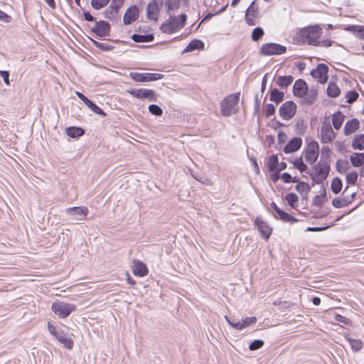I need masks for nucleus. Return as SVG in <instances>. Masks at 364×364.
Instances as JSON below:
<instances>
[{
    "instance_id": "052dcab7",
    "label": "nucleus",
    "mask_w": 364,
    "mask_h": 364,
    "mask_svg": "<svg viewBox=\"0 0 364 364\" xmlns=\"http://www.w3.org/2000/svg\"><path fill=\"white\" fill-rule=\"evenodd\" d=\"M124 2V0H112L110 6L119 11Z\"/></svg>"
},
{
    "instance_id": "37998d69",
    "label": "nucleus",
    "mask_w": 364,
    "mask_h": 364,
    "mask_svg": "<svg viewBox=\"0 0 364 364\" xmlns=\"http://www.w3.org/2000/svg\"><path fill=\"white\" fill-rule=\"evenodd\" d=\"M118 15V10L115 8H113L112 6H109L105 11V16L107 18L109 19H115L117 17Z\"/></svg>"
},
{
    "instance_id": "c756f323",
    "label": "nucleus",
    "mask_w": 364,
    "mask_h": 364,
    "mask_svg": "<svg viewBox=\"0 0 364 364\" xmlns=\"http://www.w3.org/2000/svg\"><path fill=\"white\" fill-rule=\"evenodd\" d=\"M154 36L153 34H133L132 36V39L136 43L151 42L154 40Z\"/></svg>"
},
{
    "instance_id": "6e6552de",
    "label": "nucleus",
    "mask_w": 364,
    "mask_h": 364,
    "mask_svg": "<svg viewBox=\"0 0 364 364\" xmlns=\"http://www.w3.org/2000/svg\"><path fill=\"white\" fill-rule=\"evenodd\" d=\"M127 92L133 97L145 100L148 99L150 101L156 102L157 100V95L154 91L149 89H132L127 90Z\"/></svg>"
},
{
    "instance_id": "39448f33",
    "label": "nucleus",
    "mask_w": 364,
    "mask_h": 364,
    "mask_svg": "<svg viewBox=\"0 0 364 364\" xmlns=\"http://www.w3.org/2000/svg\"><path fill=\"white\" fill-rule=\"evenodd\" d=\"M75 309V305L60 301L53 302L51 306V310L60 318L68 317Z\"/></svg>"
},
{
    "instance_id": "79ce46f5",
    "label": "nucleus",
    "mask_w": 364,
    "mask_h": 364,
    "mask_svg": "<svg viewBox=\"0 0 364 364\" xmlns=\"http://www.w3.org/2000/svg\"><path fill=\"white\" fill-rule=\"evenodd\" d=\"M268 168L270 171H274L277 168L278 158L276 155H272L267 162Z\"/></svg>"
},
{
    "instance_id": "680f3d73",
    "label": "nucleus",
    "mask_w": 364,
    "mask_h": 364,
    "mask_svg": "<svg viewBox=\"0 0 364 364\" xmlns=\"http://www.w3.org/2000/svg\"><path fill=\"white\" fill-rule=\"evenodd\" d=\"M0 21L5 23H9L11 21V17L0 10Z\"/></svg>"
},
{
    "instance_id": "1a4fd4ad",
    "label": "nucleus",
    "mask_w": 364,
    "mask_h": 364,
    "mask_svg": "<svg viewBox=\"0 0 364 364\" xmlns=\"http://www.w3.org/2000/svg\"><path fill=\"white\" fill-rule=\"evenodd\" d=\"M129 76L136 82H151L164 77V75L160 73H141L137 72L130 73Z\"/></svg>"
},
{
    "instance_id": "2eb2a0df",
    "label": "nucleus",
    "mask_w": 364,
    "mask_h": 364,
    "mask_svg": "<svg viewBox=\"0 0 364 364\" xmlns=\"http://www.w3.org/2000/svg\"><path fill=\"white\" fill-rule=\"evenodd\" d=\"M163 5V0H153L146 7L147 17L151 20H157L160 7Z\"/></svg>"
},
{
    "instance_id": "ddd939ff",
    "label": "nucleus",
    "mask_w": 364,
    "mask_h": 364,
    "mask_svg": "<svg viewBox=\"0 0 364 364\" xmlns=\"http://www.w3.org/2000/svg\"><path fill=\"white\" fill-rule=\"evenodd\" d=\"M328 68L325 64H318L316 69L311 73L312 77L316 79L320 83H325L328 80Z\"/></svg>"
},
{
    "instance_id": "69168bd1",
    "label": "nucleus",
    "mask_w": 364,
    "mask_h": 364,
    "mask_svg": "<svg viewBox=\"0 0 364 364\" xmlns=\"http://www.w3.org/2000/svg\"><path fill=\"white\" fill-rule=\"evenodd\" d=\"M317 45L324 46V47H329L332 45V41L329 40H324L322 41H318Z\"/></svg>"
},
{
    "instance_id": "de8ad7c7",
    "label": "nucleus",
    "mask_w": 364,
    "mask_h": 364,
    "mask_svg": "<svg viewBox=\"0 0 364 364\" xmlns=\"http://www.w3.org/2000/svg\"><path fill=\"white\" fill-rule=\"evenodd\" d=\"M148 109L150 113L153 115L159 117L163 114L162 109L157 105H150Z\"/></svg>"
},
{
    "instance_id": "7c9ffc66",
    "label": "nucleus",
    "mask_w": 364,
    "mask_h": 364,
    "mask_svg": "<svg viewBox=\"0 0 364 364\" xmlns=\"http://www.w3.org/2000/svg\"><path fill=\"white\" fill-rule=\"evenodd\" d=\"M344 116L341 112H337L332 117V123L334 128L338 130L343 122Z\"/></svg>"
},
{
    "instance_id": "49530a36",
    "label": "nucleus",
    "mask_w": 364,
    "mask_h": 364,
    "mask_svg": "<svg viewBox=\"0 0 364 364\" xmlns=\"http://www.w3.org/2000/svg\"><path fill=\"white\" fill-rule=\"evenodd\" d=\"M264 35V31L261 27L255 28L252 33V40L258 41Z\"/></svg>"
},
{
    "instance_id": "5fc2aeb1",
    "label": "nucleus",
    "mask_w": 364,
    "mask_h": 364,
    "mask_svg": "<svg viewBox=\"0 0 364 364\" xmlns=\"http://www.w3.org/2000/svg\"><path fill=\"white\" fill-rule=\"evenodd\" d=\"M332 204L335 208H339L347 205L348 202L341 198H334L332 201Z\"/></svg>"
},
{
    "instance_id": "9b49d317",
    "label": "nucleus",
    "mask_w": 364,
    "mask_h": 364,
    "mask_svg": "<svg viewBox=\"0 0 364 364\" xmlns=\"http://www.w3.org/2000/svg\"><path fill=\"white\" fill-rule=\"evenodd\" d=\"M321 141L323 144L331 142L336 138V134L329 122H323L321 127Z\"/></svg>"
},
{
    "instance_id": "603ef678",
    "label": "nucleus",
    "mask_w": 364,
    "mask_h": 364,
    "mask_svg": "<svg viewBox=\"0 0 364 364\" xmlns=\"http://www.w3.org/2000/svg\"><path fill=\"white\" fill-rule=\"evenodd\" d=\"M264 345V341L262 340H255L253 342H252L249 348L251 350H256L259 348H261Z\"/></svg>"
},
{
    "instance_id": "3c124183",
    "label": "nucleus",
    "mask_w": 364,
    "mask_h": 364,
    "mask_svg": "<svg viewBox=\"0 0 364 364\" xmlns=\"http://www.w3.org/2000/svg\"><path fill=\"white\" fill-rule=\"evenodd\" d=\"M257 11H258V6H257L255 4V1H252V4H250V6L247 8L245 14H246V16L250 15L253 17H255L256 14L257 13Z\"/></svg>"
},
{
    "instance_id": "20e7f679",
    "label": "nucleus",
    "mask_w": 364,
    "mask_h": 364,
    "mask_svg": "<svg viewBox=\"0 0 364 364\" xmlns=\"http://www.w3.org/2000/svg\"><path fill=\"white\" fill-rule=\"evenodd\" d=\"M48 329L49 333L53 336L63 346L68 349H72L73 346V341L71 338L59 328L58 326L52 324L50 322L48 323Z\"/></svg>"
},
{
    "instance_id": "4be33fe9",
    "label": "nucleus",
    "mask_w": 364,
    "mask_h": 364,
    "mask_svg": "<svg viewBox=\"0 0 364 364\" xmlns=\"http://www.w3.org/2000/svg\"><path fill=\"white\" fill-rule=\"evenodd\" d=\"M302 145V139L300 137H294L291 139L284 149L286 154L293 153L300 149Z\"/></svg>"
},
{
    "instance_id": "a211bd4d",
    "label": "nucleus",
    "mask_w": 364,
    "mask_h": 364,
    "mask_svg": "<svg viewBox=\"0 0 364 364\" xmlns=\"http://www.w3.org/2000/svg\"><path fill=\"white\" fill-rule=\"evenodd\" d=\"M308 91V86L303 80H297L293 86V93L298 97H304Z\"/></svg>"
},
{
    "instance_id": "423d86ee",
    "label": "nucleus",
    "mask_w": 364,
    "mask_h": 364,
    "mask_svg": "<svg viewBox=\"0 0 364 364\" xmlns=\"http://www.w3.org/2000/svg\"><path fill=\"white\" fill-rule=\"evenodd\" d=\"M286 50L287 48L284 46L268 43L261 46L259 53L262 55H280L284 53Z\"/></svg>"
},
{
    "instance_id": "bf43d9fd",
    "label": "nucleus",
    "mask_w": 364,
    "mask_h": 364,
    "mask_svg": "<svg viewBox=\"0 0 364 364\" xmlns=\"http://www.w3.org/2000/svg\"><path fill=\"white\" fill-rule=\"evenodd\" d=\"M355 31L356 36L361 40H364V26H356Z\"/></svg>"
},
{
    "instance_id": "58836bf2",
    "label": "nucleus",
    "mask_w": 364,
    "mask_h": 364,
    "mask_svg": "<svg viewBox=\"0 0 364 364\" xmlns=\"http://www.w3.org/2000/svg\"><path fill=\"white\" fill-rule=\"evenodd\" d=\"M342 186H343V183H342L341 180L339 178H334L332 180L331 188L332 191L334 193L337 194L341 191Z\"/></svg>"
},
{
    "instance_id": "13d9d810",
    "label": "nucleus",
    "mask_w": 364,
    "mask_h": 364,
    "mask_svg": "<svg viewBox=\"0 0 364 364\" xmlns=\"http://www.w3.org/2000/svg\"><path fill=\"white\" fill-rule=\"evenodd\" d=\"M0 75L6 85H9V73L6 70H0Z\"/></svg>"
},
{
    "instance_id": "cd10ccee",
    "label": "nucleus",
    "mask_w": 364,
    "mask_h": 364,
    "mask_svg": "<svg viewBox=\"0 0 364 364\" xmlns=\"http://www.w3.org/2000/svg\"><path fill=\"white\" fill-rule=\"evenodd\" d=\"M293 77L291 75L288 76H279L277 80V84L281 88H287L293 82Z\"/></svg>"
},
{
    "instance_id": "0eeeda50",
    "label": "nucleus",
    "mask_w": 364,
    "mask_h": 364,
    "mask_svg": "<svg viewBox=\"0 0 364 364\" xmlns=\"http://www.w3.org/2000/svg\"><path fill=\"white\" fill-rule=\"evenodd\" d=\"M318 154H319L318 144L316 141L310 142L308 144L305 151H304L305 161L311 165L314 164L318 157Z\"/></svg>"
},
{
    "instance_id": "4468645a",
    "label": "nucleus",
    "mask_w": 364,
    "mask_h": 364,
    "mask_svg": "<svg viewBox=\"0 0 364 364\" xmlns=\"http://www.w3.org/2000/svg\"><path fill=\"white\" fill-rule=\"evenodd\" d=\"M66 213L72 215L73 218L76 220H86L88 209L87 207H73L66 209Z\"/></svg>"
},
{
    "instance_id": "2f4dec72",
    "label": "nucleus",
    "mask_w": 364,
    "mask_h": 364,
    "mask_svg": "<svg viewBox=\"0 0 364 364\" xmlns=\"http://www.w3.org/2000/svg\"><path fill=\"white\" fill-rule=\"evenodd\" d=\"M352 147L354 149H364V134H359L353 139L352 141Z\"/></svg>"
},
{
    "instance_id": "5701e85b",
    "label": "nucleus",
    "mask_w": 364,
    "mask_h": 364,
    "mask_svg": "<svg viewBox=\"0 0 364 364\" xmlns=\"http://www.w3.org/2000/svg\"><path fill=\"white\" fill-rule=\"evenodd\" d=\"M133 273L136 276L144 277L148 274V269L143 262L140 261H134Z\"/></svg>"
},
{
    "instance_id": "e2e57ef3",
    "label": "nucleus",
    "mask_w": 364,
    "mask_h": 364,
    "mask_svg": "<svg viewBox=\"0 0 364 364\" xmlns=\"http://www.w3.org/2000/svg\"><path fill=\"white\" fill-rule=\"evenodd\" d=\"M245 21L249 26H255L256 24L255 17H253L252 16L245 15Z\"/></svg>"
},
{
    "instance_id": "f704fd0d",
    "label": "nucleus",
    "mask_w": 364,
    "mask_h": 364,
    "mask_svg": "<svg viewBox=\"0 0 364 364\" xmlns=\"http://www.w3.org/2000/svg\"><path fill=\"white\" fill-rule=\"evenodd\" d=\"M345 338L350 343L353 351H359L363 348V343L360 340L353 339L348 336H346Z\"/></svg>"
},
{
    "instance_id": "473e14b6",
    "label": "nucleus",
    "mask_w": 364,
    "mask_h": 364,
    "mask_svg": "<svg viewBox=\"0 0 364 364\" xmlns=\"http://www.w3.org/2000/svg\"><path fill=\"white\" fill-rule=\"evenodd\" d=\"M336 168L338 172L343 173L350 169V164L347 160L339 159L336 162Z\"/></svg>"
},
{
    "instance_id": "09e8293b",
    "label": "nucleus",
    "mask_w": 364,
    "mask_h": 364,
    "mask_svg": "<svg viewBox=\"0 0 364 364\" xmlns=\"http://www.w3.org/2000/svg\"><path fill=\"white\" fill-rule=\"evenodd\" d=\"M294 165L301 173L305 171L306 170V168H307V166L304 163L303 159H302L301 157H300L299 159H296L294 160Z\"/></svg>"
},
{
    "instance_id": "4d7b16f0",
    "label": "nucleus",
    "mask_w": 364,
    "mask_h": 364,
    "mask_svg": "<svg viewBox=\"0 0 364 364\" xmlns=\"http://www.w3.org/2000/svg\"><path fill=\"white\" fill-rule=\"evenodd\" d=\"M334 319L337 322H341L343 324L348 325L350 324V320L340 314L335 315Z\"/></svg>"
},
{
    "instance_id": "6ab92c4d",
    "label": "nucleus",
    "mask_w": 364,
    "mask_h": 364,
    "mask_svg": "<svg viewBox=\"0 0 364 364\" xmlns=\"http://www.w3.org/2000/svg\"><path fill=\"white\" fill-rule=\"evenodd\" d=\"M255 223L262 237L268 239L272 234V228L259 217L255 219Z\"/></svg>"
},
{
    "instance_id": "a878e982",
    "label": "nucleus",
    "mask_w": 364,
    "mask_h": 364,
    "mask_svg": "<svg viewBox=\"0 0 364 364\" xmlns=\"http://www.w3.org/2000/svg\"><path fill=\"white\" fill-rule=\"evenodd\" d=\"M317 97V90L312 89L310 90L309 92L307 91L306 95L304 97L303 99V104L305 105H312L316 101Z\"/></svg>"
},
{
    "instance_id": "c03bdc74",
    "label": "nucleus",
    "mask_w": 364,
    "mask_h": 364,
    "mask_svg": "<svg viewBox=\"0 0 364 364\" xmlns=\"http://www.w3.org/2000/svg\"><path fill=\"white\" fill-rule=\"evenodd\" d=\"M295 188L296 190L301 194H306L310 190V186L309 184L303 181L299 182Z\"/></svg>"
},
{
    "instance_id": "f03ea898",
    "label": "nucleus",
    "mask_w": 364,
    "mask_h": 364,
    "mask_svg": "<svg viewBox=\"0 0 364 364\" xmlns=\"http://www.w3.org/2000/svg\"><path fill=\"white\" fill-rule=\"evenodd\" d=\"M240 93H235L228 95L220 103L221 114L230 117L237 111V104L240 100Z\"/></svg>"
},
{
    "instance_id": "c85d7f7f",
    "label": "nucleus",
    "mask_w": 364,
    "mask_h": 364,
    "mask_svg": "<svg viewBox=\"0 0 364 364\" xmlns=\"http://www.w3.org/2000/svg\"><path fill=\"white\" fill-rule=\"evenodd\" d=\"M65 132L68 136L72 138H77L84 134V130L82 128L76 127H68Z\"/></svg>"
},
{
    "instance_id": "338daca9",
    "label": "nucleus",
    "mask_w": 364,
    "mask_h": 364,
    "mask_svg": "<svg viewBox=\"0 0 364 364\" xmlns=\"http://www.w3.org/2000/svg\"><path fill=\"white\" fill-rule=\"evenodd\" d=\"M83 15L85 19L87 21H94L95 20V18L88 11L84 12Z\"/></svg>"
},
{
    "instance_id": "0e129e2a",
    "label": "nucleus",
    "mask_w": 364,
    "mask_h": 364,
    "mask_svg": "<svg viewBox=\"0 0 364 364\" xmlns=\"http://www.w3.org/2000/svg\"><path fill=\"white\" fill-rule=\"evenodd\" d=\"M281 178L284 183H288L291 182V176L289 173H284L282 174Z\"/></svg>"
},
{
    "instance_id": "ea45409f",
    "label": "nucleus",
    "mask_w": 364,
    "mask_h": 364,
    "mask_svg": "<svg viewBox=\"0 0 364 364\" xmlns=\"http://www.w3.org/2000/svg\"><path fill=\"white\" fill-rule=\"evenodd\" d=\"M285 199L287 201L288 204L292 208H295L297 206V203H298L299 198H298V196L295 193H290L287 194V196H285Z\"/></svg>"
},
{
    "instance_id": "dca6fc26",
    "label": "nucleus",
    "mask_w": 364,
    "mask_h": 364,
    "mask_svg": "<svg viewBox=\"0 0 364 364\" xmlns=\"http://www.w3.org/2000/svg\"><path fill=\"white\" fill-rule=\"evenodd\" d=\"M314 170L317 182L322 181L327 178L329 173L330 166L326 162H320L314 166Z\"/></svg>"
},
{
    "instance_id": "a18cd8bd",
    "label": "nucleus",
    "mask_w": 364,
    "mask_h": 364,
    "mask_svg": "<svg viewBox=\"0 0 364 364\" xmlns=\"http://www.w3.org/2000/svg\"><path fill=\"white\" fill-rule=\"evenodd\" d=\"M109 0H91V6L93 9L99 10L107 5Z\"/></svg>"
},
{
    "instance_id": "72a5a7b5",
    "label": "nucleus",
    "mask_w": 364,
    "mask_h": 364,
    "mask_svg": "<svg viewBox=\"0 0 364 364\" xmlns=\"http://www.w3.org/2000/svg\"><path fill=\"white\" fill-rule=\"evenodd\" d=\"M340 88L335 82H329L327 87V94L331 97H336L340 94Z\"/></svg>"
},
{
    "instance_id": "f8f14e48",
    "label": "nucleus",
    "mask_w": 364,
    "mask_h": 364,
    "mask_svg": "<svg viewBox=\"0 0 364 364\" xmlns=\"http://www.w3.org/2000/svg\"><path fill=\"white\" fill-rule=\"evenodd\" d=\"M225 318L228 324L235 329L242 330L250 325L255 323L257 321L256 317H246L242 320V321L234 322L232 321L227 316H225Z\"/></svg>"
},
{
    "instance_id": "412c9836",
    "label": "nucleus",
    "mask_w": 364,
    "mask_h": 364,
    "mask_svg": "<svg viewBox=\"0 0 364 364\" xmlns=\"http://www.w3.org/2000/svg\"><path fill=\"white\" fill-rule=\"evenodd\" d=\"M139 16V10L136 6H130L125 12L123 21L125 25H129L136 21Z\"/></svg>"
},
{
    "instance_id": "bb28decb",
    "label": "nucleus",
    "mask_w": 364,
    "mask_h": 364,
    "mask_svg": "<svg viewBox=\"0 0 364 364\" xmlns=\"http://www.w3.org/2000/svg\"><path fill=\"white\" fill-rule=\"evenodd\" d=\"M181 0H166L165 7L168 14L175 12L180 6Z\"/></svg>"
},
{
    "instance_id": "c9c22d12",
    "label": "nucleus",
    "mask_w": 364,
    "mask_h": 364,
    "mask_svg": "<svg viewBox=\"0 0 364 364\" xmlns=\"http://www.w3.org/2000/svg\"><path fill=\"white\" fill-rule=\"evenodd\" d=\"M284 96V92L279 91L277 88H274L270 94V100L278 104L283 100Z\"/></svg>"
},
{
    "instance_id": "8fccbe9b",
    "label": "nucleus",
    "mask_w": 364,
    "mask_h": 364,
    "mask_svg": "<svg viewBox=\"0 0 364 364\" xmlns=\"http://www.w3.org/2000/svg\"><path fill=\"white\" fill-rule=\"evenodd\" d=\"M358 180V173L355 171H351L346 175V181L350 185H355Z\"/></svg>"
},
{
    "instance_id": "393cba45",
    "label": "nucleus",
    "mask_w": 364,
    "mask_h": 364,
    "mask_svg": "<svg viewBox=\"0 0 364 364\" xmlns=\"http://www.w3.org/2000/svg\"><path fill=\"white\" fill-rule=\"evenodd\" d=\"M350 161L355 167L364 165V153H353L350 156Z\"/></svg>"
},
{
    "instance_id": "b1692460",
    "label": "nucleus",
    "mask_w": 364,
    "mask_h": 364,
    "mask_svg": "<svg viewBox=\"0 0 364 364\" xmlns=\"http://www.w3.org/2000/svg\"><path fill=\"white\" fill-rule=\"evenodd\" d=\"M359 128V121L357 119H353L348 121L343 128V132L346 135H349L358 130Z\"/></svg>"
},
{
    "instance_id": "a19ab883",
    "label": "nucleus",
    "mask_w": 364,
    "mask_h": 364,
    "mask_svg": "<svg viewBox=\"0 0 364 364\" xmlns=\"http://www.w3.org/2000/svg\"><path fill=\"white\" fill-rule=\"evenodd\" d=\"M92 42V44L97 48L100 49L101 50H103V51H109V50H111L114 48V46L108 44V43H100V42H98L97 41H95L93 39H90Z\"/></svg>"
},
{
    "instance_id": "864d4df0",
    "label": "nucleus",
    "mask_w": 364,
    "mask_h": 364,
    "mask_svg": "<svg viewBox=\"0 0 364 364\" xmlns=\"http://www.w3.org/2000/svg\"><path fill=\"white\" fill-rule=\"evenodd\" d=\"M358 93L356 91H350L346 94L347 102L353 103L358 98Z\"/></svg>"
},
{
    "instance_id": "f257e3e1",
    "label": "nucleus",
    "mask_w": 364,
    "mask_h": 364,
    "mask_svg": "<svg viewBox=\"0 0 364 364\" xmlns=\"http://www.w3.org/2000/svg\"><path fill=\"white\" fill-rule=\"evenodd\" d=\"M168 19L161 26V30L165 33H173L182 28L187 20L186 14H181L178 16H175V12L168 14Z\"/></svg>"
},
{
    "instance_id": "f3484780",
    "label": "nucleus",
    "mask_w": 364,
    "mask_h": 364,
    "mask_svg": "<svg viewBox=\"0 0 364 364\" xmlns=\"http://www.w3.org/2000/svg\"><path fill=\"white\" fill-rule=\"evenodd\" d=\"M99 37H105L109 35L110 31L109 24L105 21H100L96 22L95 27L91 30Z\"/></svg>"
},
{
    "instance_id": "7ed1b4c3",
    "label": "nucleus",
    "mask_w": 364,
    "mask_h": 364,
    "mask_svg": "<svg viewBox=\"0 0 364 364\" xmlns=\"http://www.w3.org/2000/svg\"><path fill=\"white\" fill-rule=\"evenodd\" d=\"M322 34V28L318 26H309L301 31L303 39L310 45L316 46Z\"/></svg>"
},
{
    "instance_id": "e433bc0d",
    "label": "nucleus",
    "mask_w": 364,
    "mask_h": 364,
    "mask_svg": "<svg viewBox=\"0 0 364 364\" xmlns=\"http://www.w3.org/2000/svg\"><path fill=\"white\" fill-rule=\"evenodd\" d=\"M203 47V43L200 40H193L186 46L184 52H191Z\"/></svg>"
},
{
    "instance_id": "aec40b11",
    "label": "nucleus",
    "mask_w": 364,
    "mask_h": 364,
    "mask_svg": "<svg viewBox=\"0 0 364 364\" xmlns=\"http://www.w3.org/2000/svg\"><path fill=\"white\" fill-rule=\"evenodd\" d=\"M76 95L95 113L105 116L106 114L102 111L98 106H97L95 103L90 101L87 97H85L83 94L80 92H76Z\"/></svg>"
},
{
    "instance_id": "6e6d98bb",
    "label": "nucleus",
    "mask_w": 364,
    "mask_h": 364,
    "mask_svg": "<svg viewBox=\"0 0 364 364\" xmlns=\"http://www.w3.org/2000/svg\"><path fill=\"white\" fill-rule=\"evenodd\" d=\"M275 112V107L272 104H268L266 106L265 109V116L266 117H269L272 116Z\"/></svg>"
},
{
    "instance_id": "774afa93",
    "label": "nucleus",
    "mask_w": 364,
    "mask_h": 364,
    "mask_svg": "<svg viewBox=\"0 0 364 364\" xmlns=\"http://www.w3.org/2000/svg\"><path fill=\"white\" fill-rule=\"evenodd\" d=\"M313 203L314 205H316L317 206H321V205L323 203L321 197L319 196H315V198H314Z\"/></svg>"
},
{
    "instance_id": "4c0bfd02",
    "label": "nucleus",
    "mask_w": 364,
    "mask_h": 364,
    "mask_svg": "<svg viewBox=\"0 0 364 364\" xmlns=\"http://www.w3.org/2000/svg\"><path fill=\"white\" fill-rule=\"evenodd\" d=\"M277 218L284 222H290V223H296L298 221L296 218L294 216L289 215V213L283 211L282 210L277 214Z\"/></svg>"
},
{
    "instance_id": "9d476101",
    "label": "nucleus",
    "mask_w": 364,
    "mask_h": 364,
    "mask_svg": "<svg viewBox=\"0 0 364 364\" xmlns=\"http://www.w3.org/2000/svg\"><path fill=\"white\" fill-rule=\"evenodd\" d=\"M296 111V105L292 101L285 102L279 109L280 117L284 120H289L294 116Z\"/></svg>"
}]
</instances>
